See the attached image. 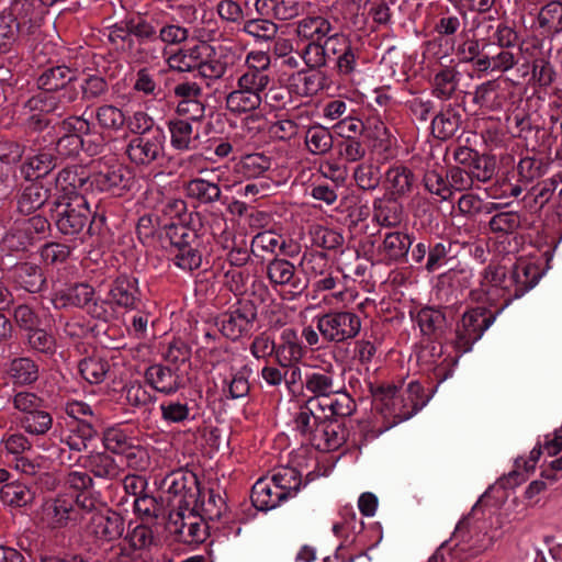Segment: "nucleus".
Here are the masks:
<instances>
[{
  "label": "nucleus",
  "instance_id": "f257e3e1",
  "mask_svg": "<svg viewBox=\"0 0 562 562\" xmlns=\"http://www.w3.org/2000/svg\"><path fill=\"white\" fill-rule=\"evenodd\" d=\"M176 206L177 202L166 200L159 189L148 188L143 201V228L149 231L143 235L148 245L173 254L178 267L194 270L202 262L200 239L193 228L170 216Z\"/></svg>",
  "mask_w": 562,
  "mask_h": 562
},
{
  "label": "nucleus",
  "instance_id": "f03ea898",
  "mask_svg": "<svg viewBox=\"0 0 562 562\" xmlns=\"http://www.w3.org/2000/svg\"><path fill=\"white\" fill-rule=\"evenodd\" d=\"M496 313L484 306L467 310L454 326L452 346L458 353H467L472 350L485 330L494 323Z\"/></svg>",
  "mask_w": 562,
  "mask_h": 562
},
{
  "label": "nucleus",
  "instance_id": "7ed1b4c3",
  "mask_svg": "<svg viewBox=\"0 0 562 562\" xmlns=\"http://www.w3.org/2000/svg\"><path fill=\"white\" fill-rule=\"evenodd\" d=\"M360 316L351 311H333L316 319V327L327 342L341 344L356 338L361 330Z\"/></svg>",
  "mask_w": 562,
  "mask_h": 562
},
{
  "label": "nucleus",
  "instance_id": "20e7f679",
  "mask_svg": "<svg viewBox=\"0 0 562 562\" xmlns=\"http://www.w3.org/2000/svg\"><path fill=\"white\" fill-rule=\"evenodd\" d=\"M91 211L85 195H74L67 201H56L53 218L64 235H78L88 224Z\"/></svg>",
  "mask_w": 562,
  "mask_h": 562
},
{
  "label": "nucleus",
  "instance_id": "39448f33",
  "mask_svg": "<svg viewBox=\"0 0 562 562\" xmlns=\"http://www.w3.org/2000/svg\"><path fill=\"white\" fill-rule=\"evenodd\" d=\"M257 315L255 302L249 299H240L229 311L222 314L218 323L221 331L225 337L236 340L251 331Z\"/></svg>",
  "mask_w": 562,
  "mask_h": 562
},
{
  "label": "nucleus",
  "instance_id": "423d86ee",
  "mask_svg": "<svg viewBox=\"0 0 562 562\" xmlns=\"http://www.w3.org/2000/svg\"><path fill=\"white\" fill-rule=\"evenodd\" d=\"M542 175V161L535 157H524L517 164L513 177L517 176V183L510 182L508 177L497 180L494 198H517L524 186L531 183Z\"/></svg>",
  "mask_w": 562,
  "mask_h": 562
},
{
  "label": "nucleus",
  "instance_id": "0eeeda50",
  "mask_svg": "<svg viewBox=\"0 0 562 562\" xmlns=\"http://www.w3.org/2000/svg\"><path fill=\"white\" fill-rule=\"evenodd\" d=\"M266 274L273 288L280 286L292 296L301 295L308 286L306 279L302 278L295 266L284 258H273L267 263Z\"/></svg>",
  "mask_w": 562,
  "mask_h": 562
},
{
  "label": "nucleus",
  "instance_id": "6e6552de",
  "mask_svg": "<svg viewBox=\"0 0 562 562\" xmlns=\"http://www.w3.org/2000/svg\"><path fill=\"white\" fill-rule=\"evenodd\" d=\"M147 483H143V547L157 546L166 530V509L155 496L145 493Z\"/></svg>",
  "mask_w": 562,
  "mask_h": 562
},
{
  "label": "nucleus",
  "instance_id": "1a4fd4ad",
  "mask_svg": "<svg viewBox=\"0 0 562 562\" xmlns=\"http://www.w3.org/2000/svg\"><path fill=\"white\" fill-rule=\"evenodd\" d=\"M451 311L450 306L425 305L418 310L414 319L424 337L440 342L450 327L447 317Z\"/></svg>",
  "mask_w": 562,
  "mask_h": 562
},
{
  "label": "nucleus",
  "instance_id": "9d476101",
  "mask_svg": "<svg viewBox=\"0 0 562 562\" xmlns=\"http://www.w3.org/2000/svg\"><path fill=\"white\" fill-rule=\"evenodd\" d=\"M87 531L95 541L110 542L121 537L123 520L121 516L103 504L93 509Z\"/></svg>",
  "mask_w": 562,
  "mask_h": 562
},
{
  "label": "nucleus",
  "instance_id": "9b49d317",
  "mask_svg": "<svg viewBox=\"0 0 562 562\" xmlns=\"http://www.w3.org/2000/svg\"><path fill=\"white\" fill-rule=\"evenodd\" d=\"M302 385L313 397L330 398L333 393L344 389V384L331 364L314 367L305 372Z\"/></svg>",
  "mask_w": 562,
  "mask_h": 562
},
{
  "label": "nucleus",
  "instance_id": "f8f14e48",
  "mask_svg": "<svg viewBox=\"0 0 562 562\" xmlns=\"http://www.w3.org/2000/svg\"><path fill=\"white\" fill-rule=\"evenodd\" d=\"M484 279L487 301L497 306L498 313L510 304L507 303V296L512 294L507 270L504 266L490 263L484 270Z\"/></svg>",
  "mask_w": 562,
  "mask_h": 562
},
{
  "label": "nucleus",
  "instance_id": "ddd939ff",
  "mask_svg": "<svg viewBox=\"0 0 562 562\" xmlns=\"http://www.w3.org/2000/svg\"><path fill=\"white\" fill-rule=\"evenodd\" d=\"M168 526L170 530L179 536L184 543H202L205 540L206 531L202 524V516L190 512H170Z\"/></svg>",
  "mask_w": 562,
  "mask_h": 562
},
{
  "label": "nucleus",
  "instance_id": "4468645a",
  "mask_svg": "<svg viewBox=\"0 0 562 562\" xmlns=\"http://www.w3.org/2000/svg\"><path fill=\"white\" fill-rule=\"evenodd\" d=\"M542 273L538 265L524 259L518 260L513 266L509 274L512 294H508L507 303H512L531 290L539 282Z\"/></svg>",
  "mask_w": 562,
  "mask_h": 562
},
{
  "label": "nucleus",
  "instance_id": "2eb2a0df",
  "mask_svg": "<svg viewBox=\"0 0 562 562\" xmlns=\"http://www.w3.org/2000/svg\"><path fill=\"white\" fill-rule=\"evenodd\" d=\"M66 484L76 495V506L85 512H92L102 505L100 494L92 490L93 481L83 471H71L68 473Z\"/></svg>",
  "mask_w": 562,
  "mask_h": 562
},
{
  "label": "nucleus",
  "instance_id": "dca6fc26",
  "mask_svg": "<svg viewBox=\"0 0 562 562\" xmlns=\"http://www.w3.org/2000/svg\"><path fill=\"white\" fill-rule=\"evenodd\" d=\"M67 132L56 143V150L60 156L68 157L79 153L82 147V135L90 132V122L81 116H70L63 123Z\"/></svg>",
  "mask_w": 562,
  "mask_h": 562
},
{
  "label": "nucleus",
  "instance_id": "f3484780",
  "mask_svg": "<svg viewBox=\"0 0 562 562\" xmlns=\"http://www.w3.org/2000/svg\"><path fill=\"white\" fill-rule=\"evenodd\" d=\"M521 226V216L517 212L505 211L493 215L488 222L490 229L495 234H503L504 239L498 241L501 251L507 254L517 250V237L512 236Z\"/></svg>",
  "mask_w": 562,
  "mask_h": 562
},
{
  "label": "nucleus",
  "instance_id": "a211bd4d",
  "mask_svg": "<svg viewBox=\"0 0 562 562\" xmlns=\"http://www.w3.org/2000/svg\"><path fill=\"white\" fill-rule=\"evenodd\" d=\"M121 165L98 162L89 176V184L98 191H115L128 187L130 178Z\"/></svg>",
  "mask_w": 562,
  "mask_h": 562
},
{
  "label": "nucleus",
  "instance_id": "6ab92c4d",
  "mask_svg": "<svg viewBox=\"0 0 562 562\" xmlns=\"http://www.w3.org/2000/svg\"><path fill=\"white\" fill-rule=\"evenodd\" d=\"M346 441V428L336 419L324 418L316 425L311 445L321 451L338 449Z\"/></svg>",
  "mask_w": 562,
  "mask_h": 562
},
{
  "label": "nucleus",
  "instance_id": "aec40b11",
  "mask_svg": "<svg viewBox=\"0 0 562 562\" xmlns=\"http://www.w3.org/2000/svg\"><path fill=\"white\" fill-rule=\"evenodd\" d=\"M417 181L415 172L409 167L395 164L386 170L384 186L390 195L401 199L413 193Z\"/></svg>",
  "mask_w": 562,
  "mask_h": 562
},
{
  "label": "nucleus",
  "instance_id": "412c9836",
  "mask_svg": "<svg viewBox=\"0 0 562 562\" xmlns=\"http://www.w3.org/2000/svg\"><path fill=\"white\" fill-rule=\"evenodd\" d=\"M463 110L459 104H446L431 120V133L438 139H449L462 125Z\"/></svg>",
  "mask_w": 562,
  "mask_h": 562
},
{
  "label": "nucleus",
  "instance_id": "4be33fe9",
  "mask_svg": "<svg viewBox=\"0 0 562 562\" xmlns=\"http://www.w3.org/2000/svg\"><path fill=\"white\" fill-rule=\"evenodd\" d=\"M213 47L206 42L201 41L189 48H182L168 58L171 69L178 71H196L203 58L211 57Z\"/></svg>",
  "mask_w": 562,
  "mask_h": 562
},
{
  "label": "nucleus",
  "instance_id": "5701e85b",
  "mask_svg": "<svg viewBox=\"0 0 562 562\" xmlns=\"http://www.w3.org/2000/svg\"><path fill=\"white\" fill-rule=\"evenodd\" d=\"M305 353L297 331L294 328H284L277 344L278 363L283 368L292 367L300 362Z\"/></svg>",
  "mask_w": 562,
  "mask_h": 562
},
{
  "label": "nucleus",
  "instance_id": "b1692460",
  "mask_svg": "<svg viewBox=\"0 0 562 562\" xmlns=\"http://www.w3.org/2000/svg\"><path fill=\"white\" fill-rule=\"evenodd\" d=\"M412 244L413 238L408 233L402 231L389 232L379 246V252L387 262H407Z\"/></svg>",
  "mask_w": 562,
  "mask_h": 562
},
{
  "label": "nucleus",
  "instance_id": "393cba45",
  "mask_svg": "<svg viewBox=\"0 0 562 562\" xmlns=\"http://www.w3.org/2000/svg\"><path fill=\"white\" fill-rule=\"evenodd\" d=\"M75 505L72 495H58L45 504L43 519L53 528L64 527L74 518Z\"/></svg>",
  "mask_w": 562,
  "mask_h": 562
},
{
  "label": "nucleus",
  "instance_id": "a878e982",
  "mask_svg": "<svg viewBox=\"0 0 562 562\" xmlns=\"http://www.w3.org/2000/svg\"><path fill=\"white\" fill-rule=\"evenodd\" d=\"M89 183V176L83 169H64L56 178V201H67L74 195H83L80 191Z\"/></svg>",
  "mask_w": 562,
  "mask_h": 562
},
{
  "label": "nucleus",
  "instance_id": "bb28decb",
  "mask_svg": "<svg viewBox=\"0 0 562 562\" xmlns=\"http://www.w3.org/2000/svg\"><path fill=\"white\" fill-rule=\"evenodd\" d=\"M392 195L376 198L373 201V220L383 227H396L403 221V206Z\"/></svg>",
  "mask_w": 562,
  "mask_h": 562
},
{
  "label": "nucleus",
  "instance_id": "cd10ccee",
  "mask_svg": "<svg viewBox=\"0 0 562 562\" xmlns=\"http://www.w3.org/2000/svg\"><path fill=\"white\" fill-rule=\"evenodd\" d=\"M93 293L92 286L87 283H79L56 291L52 297V303L55 308L82 307L92 300Z\"/></svg>",
  "mask_w": 562,
  "mask_h": 562
},
{
  "label": "nucleus",
  "instance_id": "c85d7f7f",
  "mask_svg": "<svg viewBox=\"0 0 562 562\" xmlns=\"http://www.w3.org/2000/svg\"><path fill=\"white\" fill-rule=\"evenodd\" d=\"M279 491L276 483L270 479H259L251 488L250 499L252 505L262 512L276 508L284 498L279 497Z\"/></svg>",
  "mask_w": 562,
  "mask_h": 562
},
{
  "label": "nucleus",
  "instance_id": "c756f323",
  "mask_svg": "<svg viewBox=\"0 0 562 562\" xmlns=\"http://www.w3.org/2000/svg\"><path fill=\"white\" fill-rule=\"evenodd\" d=\"M145 379L154 390L161 393H175L180 387V376L170 368L160 364L149 367Z\"/></svg>",
  "mask_w": 562,
  "mask_h": 562
},
{
  "label": "nucleus",
  "instance_id": "7c9ffc66",
  "mask_svg": "<svg viewBox=\"0 0 562 562\" xmlns=\"http://www.w3.org/2000/svg\"><path fill=\"white\" fill-rule=\"evenodd\" d=\"M460 72L454 67H443L438 70L430 83L431 93L438 99L449 100L458 90Z\"/></svg>",
  "mask_w": 562,
  "mask_h": 562
},
{
  "label": "nucleus",
  "instance_id": "2f4dec72",
  "mask_svg": "<svg viewBox=\"0 0 562 562\" xmlns=\"http://www.w3.org/2000/svg\"><path fill=\"white\" fill-rule=\"evenodd\" d=\"M422 181L430 194L439 196L441 201L452 200L446 168L438 164H434L431 167L427 166Z\"/></svg>",
  "mask_w": 562,
  "mask_h": 562
},
{
  "label": "nucleus",
  "instance_id": "473e14b6",
  "mask_svg": "<svg viewBox=\"0 0 562 562\" xmlns=\"http://www.w3.org/2000/svg\"><path fill=\"white\" fill-rule=\"evenodd\" d=\"M194 482L196 476L193 473L177 471L166 475L160 483V488L167 494L168 506L171 507L172 502H176L188 488H193Z\"/></svg>",
  "mask_w": 562,
  "mask_h": 562
},
{
  "label": "nucleus",
  "instance_id": "72a5a7b5",
  "mask_svg": "<svg viewBox=\"0 0 562 562\" xmlns=\"http://www.w3.org/2000/svg\"><path fill=\"white\" fill-rule=\"evenodd\" d=\"M184 192L189 199L202 204H212L221 199L222 191L217 183L202 178H194L184 184Z\"/></svg>",
  "mask_w": 562,
  "mask_h": 562
},
{
  "label": "nucleus",
  "instance_id": "f704fd0d",
  "mask_svg": "<svg viewBox=\"0 0 562 562\" xmlns=\"http://www.w3.org/2000/svg\"><path fill=\"white\" fill-rule=\"evenodd\" d=\"M7 373L13 384L27 385L38 379V366L31 358H15L10 362Z\"/></svg>",
  "mask_w": 562,
  "mask_h": 562
},
{
  "label": "nucleus",
  "instance_id": "c9c22d12",
  "mask_svg": "<svg viewBox=\"0 0 562 562\" xmlns=\"http://www.w3.org/2000/svg\"><path fill=\"white\" fill-rule=\"evenodd\" d=\"M261 102L262 97L238 87L225 98L226 109L235 114L255 111L260 108Z\"/></svg>",
  "mask_w": 562,
  "mask_h": 562
},
{
  "label": "nucleus",
  "instance_id": "e433bc0d",
  "mask_svg": "<svg viewBox=\"0 0 562 562\" xmlns=\"http://www.w3.org/2000/svg\"><path fill=\"white\" fill-rule=\"evenodd\" d=\"M271 480L279 488V497L284 498V501L295 496L302 485L300 472L291 467L278 469L271 476Z\"/></svg>",
  "mask_w": 562,
  "mask_h": 562
},
{
  "label": "nucleus",
  "instance_id": "4c0bfd02",
  "mask_svg": "<svg viewBox=\"0 0 562 562\" xmlns=\"http://www.w3.org/2000/svg\"><path fill=\"white\" fill-rule=\"evenodd\" d=\"M498 79L488 80L477 86L474 91L473 102L480 108L495 110L502 106L503 89Z\"/></svg>",
  "mask_w": 562,
  "mask_h": 562
},
{
  "label": "nucleus",
  "instance_id": "58836bf2",
  "mask_svg": "<svg viewBox=\"0 0 562 562\" xmlns=\"http://www.w3.org/2000/svg\"><path fill=\"white\" fill-rule=\"evenodd\" d=\"M76 79V71L66 66H57L45 70L38 78V87L46 92L55 91L66 87L68 82Z\"/></svg>",
  "mask_w": 562,
  "mask_h": 562
},
{
  "label": "nucleus",
  "instance_id": "ea45409f",
  "mask_svg": "<svg viewBox=\"0 0 562 562\" xmlns=\"http://www.w3.org/2000/svg\"><path fill=\"white\" fill-rule=\"evenodd\" d=\"M15 283L30 293L41 291L45 279L41 269L32 263H21L14 270Z\"/></svg>",
  "mask_w": 562,
  "mask_h": 562
},
{
  "label": "nucleus",
  "instance_id": "a19ab883",
  "mask_svg": "<svg viewBox=\"0 0 562 562\" xmlns=\"http://www.w3.org/2000/svg\"><path fill=\"white\" fill-rule=\"evenodd\" d=\"M21 428L29 435L42 436L47 434L53 426L52 415L45 411L44 406L40 409L19 417Z\"/></svg>",
  "mask_w": 562,
  "mask_h": 562
},
{
  "label": "nucleus",
  "instance_id": "79ce46f5",
  "mask_svg": "<svg viewBox=\"0 0 562 562\" xmlns=\"http://www.w3.org/2000/svg\"><path fill=\"white\" fill-rule=\"evenodd\" d=\"M49 198V190L43 184L35 182L29 184L19 199V210L30 214L40 209Z\"/></svg>",
  "mask_w": 562,
  "mask_h": 562
},
{
  "label": "nucleus",
  "instance_id": "37998d69",
  "mask_svg": "<svg viewBox=\"0 0 562 562\" xmlns=\"http://www.w3.org/2000/svg\"><path fill=\"white\" fill-rule=\"evenodd\" d=\"M305 144L313 155H325L333 148L330 131L322 125L311 126L305 134Z\"/></svg>",
  "mask_w": 562,
  "mask_h": 562
},
{
  "label": "nucleus",
  "instance_id": "c03bdc74",
  "mask_svg": "<svg viewBox=\"0 0 562 562\" xmlns=\"http://www.w3.org/2000/svg\"><path fill=\"white\" fill-rule=\"evenodd\" d=\"M109 370V361L101 356L85 358L79 363V371L81 375L91 384H99L103 382Z\"/></svg>",
  "mask_w": 562,
  "mask_h": 562
},
{
  "label": "nucleus",
  "instance_id": "a18cd8bd",
  "mask_svg": "<svg viewBox=\"0 0 562 562\" xmlns=\"http://www.w3.org/2000/svg\"><path fill=\"white\" fill-rule=\"evenodd\" d=\"M368 391L372 397L374 409L381 415L386 411V407L395 401L400 390L396 385L390 383L375 384L367 382Z\"/></svg>",
  "mask_w": 562,
  "mask_h": 562
},
{
  "label": "nucleus",
  "instance_id": "49530a36",
  "mask_svg": "<svg viewBox=\"0 0 562 562\" xmlns=\"http://www.w3.org/2000/svg\"><path fill=\"white\" fill-rule=\"evenodd\" d=\"M34 493L24 484L12 482L3 485L0 490V499L9 506L22 507L30 504Z\"/></svg>",
  "mask_w": 562,
  "mask_h": 562
},
{
  "label": "nucleus",
  "instance_id": "de8ad7c7",
  "mask_svg": "<svg viewBox=\"0 0 562 562\" xmlns=\"http://www.w3.org/2000/svg\"><path fill=\"white\" fill-rule=\"evenodd\" d=\"M324 77L319 72L299 71L291 77V86L300 95L312 97L324 87Z\"/></svg>",
  "mask_w": 562,
  "mask_h": 562
},
{
  "label": "nucleus",
  "instance_id": "09e8293b",
  "mask_svg": "<svg viewBox=\"0 0 562 562\" xmlns=\"http://www.w3.org/2000/svg\"><path fill=\"white\" fill-rule=\"evenodd\" d=\"M555 189L554 180H544L533 186L524 196V201L530 209L539 211L551 200Z\"/></svg>",
  "mask_w": 562,
  "mask_h": 562
},
{
  "label": "nucleus",
  "instance_id": "8fccbe9b",
  "mask_svg": "<svg viewBox=\"0 0 562 562\" xmlns=\"http://www.w3.org/2000/svg\"><path fill=\"white\" fill-rule=\"evenodd\" d=\"M85 465L97 477L113 479L119 474V467L115 460L106 453H94L89 456Z\"/></svg>",
  "mask_w": 562,
  "mask_h": 562
},
{
  "label": "nucleus",
  "instance_id": "3c124183",
  "mask_svg": "<svg viewBox=\"0 0 562 562\" xmlns=\"http://www.w3.org/2000/svg\"><path fill=\"white\" fill-rule=\"evenodd\" d=\"M302 270L310 277H322L331 270L328 256L323 251L304 252L300 262Z\"/></svg>",
  "mask_w": 562,
  "mask_h": 562
},
{
  "label": "nucleus",
  "instance_id": "603ef678",
  "mask_svg": "<svg viewBox=\"0 0 562 562\" xmlns=\"http://www.w3.org/2000/svg\"><path fill=\"white\" fill-rule=\"evenodd\" d=\"M539 24L543 33L558 34L562 32V3L550 2L539 13Z\"/></svg>",
  "mask_w": 562,
  "mask_h": 562
},
{
  "label": "nucleus",
  "instance_id": "864d4df0",
  "mask_svg": "<svg viewBox=\"0 0 562 562\" xmlns=\"http://www.w3.org/2000/svg\"><path fill=\"white\" fill-rule=\"evenodd\" d=\"M499 52L492 56L493 60V70L505 71L514 67L519 63V59L515 52V44L512 42L510 37H497Z\"/></svg>",
  "mask_w": 562,
  "mask_h": 562
},
{
  "label": "nucleus",
  "instance_id": "5fc2aeb1",
  "mask_svg": "<svg viewBox=\"0 0 562 562\" xmlns=\"http://www.w3.org/2000/svg\"><path fill=\"white\" fill-rule=\"evenodd\" d=\"M496 161L493 156L481 155L474 159L467 170L473 181L488 182L495 175Z\"/></svg>",
  "mask_w": 562,
  "mask_h": 562
},
{
  "label": "nucleus",
  "instance_id": "6e6d98bb",
  "mask_svg": "<svg viewBox=\"0 0 562 562\" xmlns=\"http://www.w3.org/2000/svg\"><path fill=\"white\" fill-rule=\"evenodd\" d=\"M171 133V144L176 149L184 150L190 148L192 142L193 128L189 121L177 119L169 121Z\"/></svg>",
  "mask_w": 562,
  "mask_h": 562
},
{
  "label": "nucleus",
  "instance_id": "4d7b16f0",
  "mask_svg": "<svg viewBox=\"0 0 562 562\" xmlns=\"http://www.w3.org/2000/svg\"><path fill=\"white\" fill-rule=\"evenodd\" d=\"M498 203H484L481 198L473 193L463 194L458 201V210L467 216H474L482 212L492 213L498 210Z\"/></svg>",
  "mask_w": 562,
  "mask_h": 562
},
{
  "label": "nucleus",
  "instance_id": "13d9d810",
  "mask_svg": "<svg viewBox=\"0 0 562 562\" xmlns=\"http://www.w3.org/2000/svg\"><path fill=\"white\" fill-rule=\"evenodd\" d=\"M164 139L165 136L160 128H151L150 132L143 135V165H145V158L147 162L162 158Z\"/></svg>",
  "mask_w": 562,
  "mask_h": 562
},
{
  "label": "nucleus",
  "instance_id": "bf43d9fd",
  "mask_svg": "<svg viewBox=\"0 0 562 562\" xmlns=\"http://www.w3.org/2000/svg\"><path fill=\"white\" fill-rule=\"evenodd\" d=\"M151 94L155 98L154 114L164 117L168 108L166 91L160 83H157L148 74L143 71V98Z\"/></svg>",
  "mask_w": 562,
  "mask_h": 562
},
{
  "label": "nucleus",
  "instance_id": "052dcab7",
  "mask_svg": "<svg viewBox=\"0 0 562 562\" xmlns=\"http://www.w3.org/2000/svg\"><path fill=\"white\" fill-rule=\"evenodd\" d=\"M353 179L363 191H372L380 184V169L372 164H360L355 168Z\"/></svg>",
  "mask_w": 562,
  "mask_h": 562
},
{
  "label": "nucleus",
  "instance_id": "680f3d73",
  "mask_svg": "<svg viewBox=\"0 0 562 562\" xmlns=\"http://www.w3.org/2000/svg\"><path fill=\"white\" fill-rule=\"evenodd\" d=\"M95 119L101 128L106 131H117L125 123L123 112L113 105H102L95 111Z\"/></svg>",
  "mask_w": 562,
  "mask_h": 562
},
{
  "label": "nucleus",
  "instance_id": "e2e57ef3",
  "mask_svg": "<svg viewBox=\"0 0 562 562\" xmlns=\"http://www.w3.org/2000/svg\"><path fill=\"white\" fill-rule=\"evenodd\" d=\"M270 158L263 154L255 153L241 158L239 170L247 178H258L270 168Z\"/></svg>",
  "mask_w": 562,
  "mask_h": 562
},
{
  "label": "nucleus",
  "instance_id": "0e129e2a",
  "mask_svg": "<svg viewBox=\"0 0 562 562\" xmlns=\"http://www.w3.org/2000/svg\"><path fill=\"white\" fill-rule=\"evenodd\" d=\"M336 37H327L324 44L308 43L302 54L305 64L312 69L325 66L327 60L330 59V56L326 52L327 46Z\"/></svg>",
  "mask_w": 562,
  "mask_h": 562
},
{
  "label": "nucleus",
  "instance_id": "69168bd1",
  "mask_svg": "<svg viewBox=\"0 0 562 562\" xmlns=\"http://www.w3.org/2000/svg\"><path fill=\"white\" fill-rule=\"evenodd\" d=\"M401 396L405 408L407 411L414 409V415L428 402V396L425 394L423 385L417 381L408 383L405 391L401 393Z\"/></svg>",
  "mask_w": 562,
  "mask_h": 562
},
{
  "label": "nucleus",
  "instance_id": "338daca9",
  "mask_svg": "<svg viewBox=\"0 0 562 562\" xmlns=\"http://www.w3.org/2000/svg\"><path fill=\"white\" fill-rule=\"evenodd\" d=\"M271 78L269 75H262L258 72H254L250 70H245L237 79V87L244 88L256 95L261 97V94L267 89L270 83Z\"/></svg>",
  "mask_w": 562,
  "mask_h": 562
},
{
  "label": "nucleus",
  "instance_id": "774afa93",
  "mask_svg": "<svg viewBox=\"0 0 562 562\" xmlns=\"http://www.w3.org/2000/svg\"><path fill=\"white\" fill-rule=\"evenodd\" d=\"M452 244L449 240H441L435 244L430 243L428 257L425 263L427 272L431 273L438 270L447 261Z\"/></svg>",
  "mask_w": 562,
  "mask_h": 562
}]
</instances>
